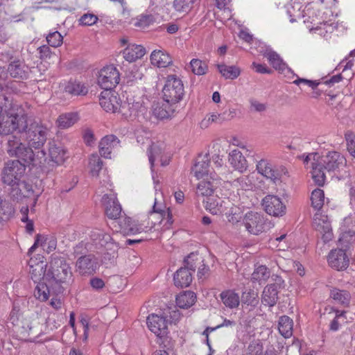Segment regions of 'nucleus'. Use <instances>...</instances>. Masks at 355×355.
I'll list each match as a JSON object with an SVG mask.
<instances>
[{
    "instance_id": "nucleus-31",
    "label": "nucleus",
    "mask_w": 355,
    "mask_h": 355,
    "mask_svg": "<svg viewBox=\"0 0 355 355\" xmlns=\"http://www.w3.org/2000/svg\"><path fill=\"white\" fill-rule=\"evenodd\" d=\"M220 297L223 304L230 309L236 308L239 305V295L234 291H224L220 294Z\"/></svg>"
},
{
    "instance_id": "nucleus-16",
    "label": "nucleus",
    "mask_w": 355,
    "mask_h": 355,
    "mask_svg": "<svg viewBox=\"0 0 355 355\" xmlns=\"http://www.w3.org/2000/svg\"><path fill=\"white\" fill-rule=\"evenodd\" d=\"M313 226L321 234L324 243L329 242L332 239V229L327 216L316 213L313 218Z\"/></svg>"
},
{
    "instance_id": "nucleus-6",
    "label": "nucleus",
    "mask_w": 355,
    "mask_h": 355,
    "mask_svg": "<svg viewBox=\"0 0 355 355\" xmlns=\"http://www.w3.org/2000/svg\"><path fill=\"white\" fill-rule=\"evenodd\" d=\"M26 164L19 159L7 162L1 173L3 182L12 187L17 185L25 172Z\"/></svg>"
},
{
    "instance_id": "nucleus-22",
    "label": "nucleus",
    "mask_w": 355,
    "mask_h": 355,
    "mask_svg": "<svg viewBox=\"0 0 355 355\" xmlns=\"http://www.w3.org/2000/svg\"><path fill=\"white\" fill-rule=\"evenodd\" d=\"M92 240L98 241L101 246H104L106 250H110L109 253L112 257H114L117 253L118 245L112 241V238L108 234H104L103 232L98 230L92 232L91 234Z\"/></svg>"
},
{
    "instance_id": "nucleus-33",
    "label": "nucleus",
    "mask_w": 355,
    "mask_h": 355,
    "mask_svg": "<svg viewBox=\"0 0 355 355\" xmlns=\"http://www.w3.org/2000/svg\"><path fill=\"white\" fill-rule=\"evenodd\" d=\"M196 294L190 291H184L176 297V304L181 309H188L196 302Z\"/></svg>"
},
{
    "instance_id": "nucleus-30",
    "label": "nucleus",
    "mask_w": 355,
    "mask_h": 355,
    "mask_svg": "<svg viewBox=\"0 0 355 355\" xmlns=\"http://www.w3.org/2000/svg\"><path fill=\"white\" fill-rule=\"evenodd\" d=\"M28 265L30 267L29 273L31 279L35 282H37L41 279V277H44L46 272L44 271V268L46 266L43 261L36 263V259L31 258Z\"/></svg>"
},
{
    "instance_id": "nucleus-36",
    "label": "nucleus",
    "mask_w": 355,
    "mask_h": 355,
    "mask_svg": "<svg viewBox=\"0 0 355 355\" xmlns=\"http://www.w3.org/2000/svg\"><path fill=\"white\" fill-rule=\"evenodd\" d=\"M330 297L343 306H348L350 304L351 295L347 291L334 288L330 292Z\"/></svg>"
},
{
    "instance_id": "nucleus-56",
    "label": "nucleus",
    "mask_w": 355,
    "mask_h": 355,
    "mask_svg": "<svg viewBox=\"0 0 355 355\" xmlns=\"http://www.w3.org/2000/svg\"><path fill=\"white\" fill-rule=\"evenodd\" d=\"M155 21L152 15H141L137 19L135 26L141 28H146L152 24Z\"/></svg>"
},
{
    "instance_id": "nucleus-63",
    "label": "nucleus",
    "mask_w": 355,
    "mask_h": 355,
    "mask_svg": "<svg viewBox=\"0 0 355 355\" xmlns=\"http://www.w3.org/2000/svg\"><path fill=\"white\" fill-rule=\"evenodd\" d=\"M252 67L255 69L256 72L259 73H270L271 70L267 67L266 64H259L255 62H252Z\"/></svg>"
},
{
    "instance_id": "nucleus-54",
    "label": "nucleus",
    "mask_w": 355,
    "mask_h": 355,
    "mask_svg": "<svg viewBox=\"0 0 355 355\" xmlns=\"http://www.w3.org/2000/svg\"><path fill=\"white\" fill-rule=\"evenodd\" d=\"M98 20V17L93 13H85L78 19L79 24L81 26H92Z\"/></svg>"
},
{
    "instance_id": "nucleus-39",
    "label": "nucleus",
    "mask_w": 355,
    "mask_h": 355,
    "mask_svg": "<svg viewBox=\"0 0 355 355\" xmlns=\"http://www.w3.org/2000/svg\"><path fill=\"white\" fill-rule=\"evenodd\" d=\"M14 214L15 209L12 204L0 198V220L6 222L13 217Z\"/></svg>"
},
{
    "instance_id": "nucleus-38",
    "label": "nucleus",
    "mask_w": 355,
    "mask_h": 355,
    "mask_svg": "<svg viewBox=\"0 0 355 355\" xmlns=\"http://www.w3.org/2000/svg\"><path fill=\"white\" fill-rule=\"evenodd\" d=\"M293 320L287 315L280 317L279 320V331L284 338H289L293 334Z\"/></svg>"
},
{
    "instance_id": "nucleus-23",
    "label": "nucleus",
    "mask_w": 355,
    "mask_h": 355,
    "mask_svg": "<svg viewBox=\"0 0 355 355\" xmlns=\"http://www.w3.org/2000/svg\"><path fill=\"white\" fill-rule=\"evenodd\" d=\"M119 145V139L113 135H107L101 139L99 143V153L105 158H111V153L113 149Z\"/></svg>"
},
{
    "instance_id": "nucleus-62",
    "label": "nucleus",
    "mask_w": 355,
    "mask_h": 355,
    "mask_svg": "<svg viewBox=\"0 0 355 355\" xmlns=\"http://www.w3.org/2000/svg\"><path fill=\"white\" fill-rule=\"evenodd\" d=\"M91 286L95 290H101L104 288V281L98 277H93L89 281Z\"/></svg>"
},
{
    "instance_id": "nucleus-48",
    "label": "nucleus",
    "mask_w": 355,
    "mask_h": 355,
    "mask_svg": "<svg viewBox=\"0 0 355 355\" xmlns=\"http://www.w3.org/2000/svg\"><path fill=\"white\" fill-rule=\"evenodd\" d=\"M190 67L192 72L198 76L205 74L208 70L207 63L198 59H192L190 62Z\"/></svg>"
},
{
    "instance_id": "nucleus-64",
    "label": "nucleus",
    "mask_w": 355,
    "mask_h": 355,
    "mask_svg": "<svg viewBox=\"0 0 355 355\" xmlns=\"http://www.w3.org/2000/svg\"><path fill=\"white\" fill-rule=\"evenodd\" d=\"M40 58L42 59L47 58L50 57L51 55V49L46 45H43L38 48Z\"/></svg>"
},
{
    "instance_id": "nucleus-46",
    "label": "nucleus",
    "mask_w": 355,
    "mask_h": 355,
    "mask_svg": "<svg viewBox=\"0 0 355 355\" xmlns=\"http://www.w3.org/2000/svg\"><path fill=\"white\" fill-rule=\"evenodd\" d=\"M49 287L50 284L46 283H39L34 291L35 297L42 302H44L48 300L50 294Z\"/></svg>"
},
{
    "instance_id": "nucleus-15",
    "label": "nucleus",
    "mask_w": 355,
    "mask_h": 355,
    "mask_svg": "<svg viewBox=\"0 0 355 355\" xmlns=\"http://www.w3.org/2000/svg\"><path fill=\"white\" fill-rule=\"evenodd\" d=\"M146 324L149 330L159 338L165 337L168 334L167 320L164 317L151 314L147 318Z\"/></svg>"
},
{
    "instance_id": "nucleus-40",
    "label": "nucleus",
    "mask_w": 355,
    "mask_h": 355,
    "mask_svg": "<svg viewBox=\"0 0 355 355\" xmlns=\"http://www.w3.org/2000/svg\"><path fill=\"white\" fill-rule=\"evenodd\" d=\"M218 69L221 75L226 79H236L241 73V70L236 66H227L226 64H218Z\"/></svg>"
},
{
    "instance_id": "nucleus-37",
    "label": "nucleus",
    "mask_w": 355,
    "mask_h": 355,
    "mask_svg": "<svg viewBox=\"0 0 355 355\" xmlns=\"http://www.w3.org/2000/svg\"><path fill=\"white\" fill-rule=\"evenodd\" d=\"M78 119V114L73 112L62 114L57 119L58 127L67 129L75 124Z\"/></svg>"
},
{
    "instance_id": "nucleus-21",
    "label": "nucleus",
    "mask_w": 355,
    "mask_h": 355,
    "mask_svg": "<svg viewBox=\"0 0 355 355\" xmlns=\"http://www.w3.org/2000/svg\"><path fill=\"white\" fill-rule=\"evenodd\" d=\"M105 205V212L110 219H118L121 214V206L114 195H105L103 198Z\"/></svg>"
},
{
    "instance_id": "nucleus-42",
    "label": "nucleus",
    "mask_w": 355,
    "mask_h": 355,
    "mask_svg": "<svg viewBox=\"0 0 355 355\" xmlns=\"http://www.w3.org/2000/svg\"><path fill=\"white\" fill-rule=\"evenodd\" d=\"M265 57L276 70L283 71L286 68V64L276 52L269 51L265 54Z\"/></svg>"
},
{
    "instance_id": "nucleus-44",
    "label": "nucleus",
    "mask_w": 355,
    "mask_h": 355,
    "mask_svg": "<svg viewBox=\"0 0 355 355\" xmlns=\"http://www.w3.org/2000/svg\"><path fill=\"white\" fill-rule=\"evenodd\" d=\"M49 155L53 162L60 164L65 159L66 151L62 147L53 145L49 148Z\"/></svg>"
},
{
    "instance_id": "nucleus-60",
    "label": "nucleus",
    "mask_w": 355,
    "mask_h": 355,
    "mask_svg": "<svg viewBox=\"0 0 355 355\" xmlns=\"http://www.w3.org/2000/svg\"><path fill=\"white\" fill-rule=\"evenodd\" d=\"M257 294L253 291H245L242 295V300L244 303L252 304L256 300Z\"/></svg>"
},
{
    "instance_id": "nucleus-13",
    "label": "nucleus",
    "mask_w": 355,
    "mask_h": 355,
    "mask_svg": "<svg viewBox=\"0 0 355 355\" xmlns=\"http://www.w3.org/2000/svg\"><path fill=\"white\" fill-rule=\"evenodd\" d=\"M76 271L80 275H91L99 268L98 259L92 254L80 256L76 262Z\"/></svg>"
},
{
    "instance_id": "nucleus-10",
    "label": "nucleus",
    "mask_w": 355,
    "mask_h": 355,
    "mask_svg": "<svg viewBox=\"0 0 355 355\" xmlns=\"http://www.w3.org/2000/svg\"><path fill=\"white\" fill-rule=\"evenodd\" d=\"M119 72L113 65L106 66L99 72L98 83L104 90H112L119 84Z\"/></svg>"
},
{
    "instance_id": "nucleus-49",
    "label": "nucleus",
    "mask_w": 355,
    "mask_h": 355,
    "mask_svg": "<svg viewBox=\"0 0 355 355\" xmlns=\"http://www.w3.org/2000/svg\"><path fill=\"white\" fill-rule=\"evenodd\" d=\"M89 164L90 166V172L92 175L93 176H98V173L103 166V162L100 157L96 154L92 155L89 157Z\"/></svg>"
},
{
    "instance_id": "nucleus-19",
    "label": "nucleus",
    "mask_w": 355,
    "mask_h": 355,
    "mask_svg": "<svg viewBox=\"0 0 355 355\" xmlns=\"http://www.w3.org/2000/svg\"><path fill=\"white\" fill-rule=\"evenodd\" d=\"M209 162L210 157L209 154L200 155L192 167L191 173L198 178H209Z\"/></svg>"
},
{
    "instance_id": "nucleus-14",
    "label": "nucleus",
    "mask_w": 355,
    "mask_h": 355,
    "mask_svg": "<svg viewBox=\"0 0 355 355\" xmlns=\"http://www.w3.org/2000/svg\"><path fill=\"white\" fill-rule=\"evenodd\" d=\"M144 102L141 96H128L127 101L122 103L121 114L125 118L137 116L145 111Z\"/></svg>"
},
{
    "instance_id": "nucleus-59",
    "label": "nucleus",
    "mask_w": 355,
    "mask_h": 355,
    "mask_svg": "<svg viewBox=\"0 0 355 355\" xmlns=\"http://www.w3.org/2000/svg\"><path fill=\"white\" fill-rule=\"evenodd\" d=\"M355 231L349 230V231H345L342 233L341 236L339 239V243L343 248H347V245L345 243H351L354 241V236Z\"/></svg>"
},
{
    "instance_id": "nucleus-18",
    "label": "nucleus",
    "mask_w": 355,
    "mask_h": 355,
    "mask_svg": "<svg viewBox=\"0 0 355 355\" xmlns=\"http://www.w3.org/2000/svg\"><path fill=\"white\" fill-rule=\"evenodd\" d=\"M210 173L209 178H204L198 184L196 193L198 198L203 197L207 200L213 196L214 191L218 187V181L216 178L212 177Z\"/></svg>"
},
{
    "instance_id": "nucleus-47",
    "label": "nucleus",
    "mask_w": 355,
    "mask_h": 355,
    "mask_svg": "<svg viewBox=\"0 0 355 355\" xmlns=\"http://www.w3.org/2000/svg\"><path fill=\"white\" fill-rule=\"evenodd\" d=\"M121 230L126 234H136L139 229L132 227V218L130 217H124L119 218V221Z\"/></svg>"
},
{
    "instance_id": "nucleus-12",
    "label": "nucleus",
    "mask_w": 355,
    "mask_h": 355,
    "mask_svg": "<svg viewBox=\"0 0 355 355\" xmlns=\"http://www.w3.org/2000/svg\"><path fill=\"white\" fill-rule=\"evenodd\" d=\"M265 211L272 216L281 217L286 213V206L282 199L275 195H267L262 200Z\"/></svg>"
},
{
    "instance_id": "nucleus-61",
    "label": "nucleus",
    "mask_w": 355,
    "mask_h": 355,
    "mask_svg": "<svg viewBox=\"0 0 355 355\" xmlns=\"http://www.w3.org/2000/svg\"><path fill=\"white\" fill-rule=\"evenodd\" d=\"M293 83L299 85L300 83H304L311 87L313 89H315L319 85V82L307 80L305 78H297L293 81Z\"/></svg>"
},
{
    "instance_id": "nucleus-11",
    "label": "nucleus",
    "mask_w": 355,
    "mask_h": 355,
    "mask_svg": "<svg viewBox=\"0 0 355 355\" xmlns=\"http://www.w3.org/2000/svg\"><path fill=\"white\" fill-rule=\"evenodd\" d=\"M99 103L106 112L121 114L122 102L114 91L104 90L99 97Z\"/></svg>"
},
{
    "instance_id": "nucleus-55",
    "label": "nucleus",
    "mask_w": 355,
    "mask_h": 355,
    "mask_svg": "<svg viewBox=\"0 0 355 355\" xmlns=\"http://www.w3.org/2000/svg\"><path fill=\"white\" fill-rule=\"evenodd\" d=\"M345 137L347 141L348 152L352 156L355 157V133L348 130L345 134Z\"/></svg>"
},
{
    "instance_id": "nucleus-29",
    "label": "nucleus",
    "mask_w": 355,
    "mask_h": 355,
    "mask_svg": "<svg viewBox=\"0 0 355 355\" xmlns=\"http://www.w3.org/2000/svg\"><path fill=\"white\" fill-rule=\"evenodd\" d=\"M150 62L157 67H166L172 63V59L167 53L161 50H155L150 55Z\"/></svg>"
},
{
    "instance_id": "nucleus-41",
    "label": "nucleus",
    "mask_w": 355,
    "mask_h": 355,
    "mask_svg": "<svg viewBox=\"0 0 355 355\" xmlns=\"http://www.w3.org/2000/svg\"><path fill=\"white\" fill-rule=\"evenodd\" d=\"M311 201L312 207L317 211H320L324 203V191L320 189H314L311 193Z\"/></svg>"
},
{
    "instance_id": "nucleus-3",
    "label": "nucleus",
    "mask_w": 355,
    "mask_h": 355,
    "mask_svg": "<svg viewBox=\"0 0 355 355\" xmlns=\"http://www.w3.org/2000/svg\"><path fill=\"white\" fill-rule=\"evenodd\" d=\"M44 280L50 284L54 293H63L73 280L69 263L62 257H53L44 275Z\"/></svg>"
},
{
    "instance_id": "nucleus-35",
    "label": "nucleus",
    "mask_w": 355,
    "mask_h": 355,
    "mask_svg": "<svg viewBox=\"0 0 355 355\" xmlns=\"http://www.w3.org/2000/svg\"><path fill=\"white\" fill-rule=\"evenodd\" d=\"M177 107L164 102L162 105H157L154 108L155 116L159 119H165L171 117L175 112Z\"/></svg>"
},
{
    "instance_id": "nucleus-28",
    "label": "nucleus",
    "mask_w": 355,
    "mask_h": 355,
    "mask_svg": "<svg viewBox=\"0 0 355 355\" xmlns=\"http://www.w3.org/2000/svg\"><path fill=\"white\" fill-rule=\"evenodd\" d=\"M174 284L178 287H187L192 282V274L186 268H180L174 275Z\"/></svg>"
},
{
    "instance_id": "nucleus-50",
    "label": "nucleus",
    "mask_w": 355,
    "mask_h": 355,
    "mask_svg": "<svg viewBox=\"0 0 355 355\" xmlns=\"http://www.w3.org/2000/svg\"><path fill=\"white\" fill-rule=\"evenodd\" d=\"M147 153L151 168H153L155 160L159 157L162 153V148L158 144H152V145H150L148 148Z\"/></svg>"
},
{
    "instance_id": "nucleus-20",
    "label": "nucleus",
    "mask_w": 355,
    "mask_h": 355,
    "mask_svg": "<svg viewBox=\"0 0 355 355\" xmlns=\"http://www.w3.org/2000/svg\"><path fill=\"white\" fill-rule=\"evenodd\" d=\"M205 204V207L212 214H221L225 211V207L231 205V201L228 199L223 200L218 196H212L207 200H203Z\"/></svg>"
},
{
    "instance_id": "nucleus-5",
    "label": "nucleus",
    "mask_w": 355,
    "mask_h": 355,
    "mask_svg": "<svg viewBox=\"0 0 355 355\" xmlns=\"http://www.w3.org/2000/svg\"><path fill=\"white\" fill-rule=\"evenodd\" d=\"M184 94V87L182 80L175 75L168 76L162 89L164 101L177 107Z\"/></svg>"
},
{
    "instance_id": "nucleus-2",
    "label": "nucleus",
    "mask_w": 355,
    "mask_h": 355,
    "mask_svg": "<svg viewBox=\"0 0 355 355\" xmlns=\"http://www.w3.org/2000/svg\"><path fill=\"white\" fill-rule=\"evenodd\" d=\"M304 163L311 168L312 178L318 186H322L326 180L324 171H334L346 163L345 157L337 151H329L320 155L318 153H310L304 159Z\"/></svg>"
},
{
    "instance_id": "nucleus-45",
    "label": "nucleus",
    "mask_w": 355,
    "mask_h": 355,
    "mask_svg": "<svg viewBox=\"0 0 355 355\" xmlns=\"http://www.w3.org/2000/svg\"><path fill=\"white\" fill-rule=\"evenodd\" d=\"M203 262L202 258L196 253H191L184 259V267L190 271L194 272L198 265Z\"/></svg>"
},
{
    "instance_id": "nucleus-53",
    "label": "nucleus",
    "mask_w": 355,
    "mask_h": 355,
    "mask_svg": "<svg viewBox=\"0 0 355 355\" xmlns=\"http://www.w3.org/2000/svg\"><path fill=\"white\" fill-rule=\"evenodd\" d=\"M236 323L234 320H229L227 318H224L222 323L219 324L215 327H207L206 329L203 331L202 335L208 336L209 334L217 329L222 328V327H227V328H233L236 326Z\"/></svg>"
},
{
    "instance_id": "nucleus-43",
    "label": "nucleus",
    "mask_w": 355,
    "mask_h": 355,
    "mask_svg": "<svg viewBox=\"0 0 355 355\" xmlns=\"http://www.w3.org/2000/svg\"><path fill=\"white\" fill-rule=\"evenodd\" d=\"M270 272L265 266H259L256 268L251 276L252 282H266L270 277Z\"/></svg>"
},
{
    "instance_id": "nucleus-25",
    "label": "nucleus",
    "mask_w": 355,
    "mask_h": 355,
    "mask_svg": "<svg viewBox=\"0 0 355 355\" xmlns=\"http://www.w3.org/2000/svg\"><path fill=\"white\" fill-rule=\"evenodd\" d=\"M228 161L230 165L241 172L246 170L247 160L241 152L237 149L232 150L229 154Z\"/></svg>"
},
{
    "instance_id": "nucleus-52",
    "label": "nucleus",
    "mask_w": 355,
    "mask_h": 355,
    "mask_svg": "<svg viewBox=\"0 0 355 355\" xmlns=\"http://www.w3.org/2000/svg\"><path fill=\"white\" fill-rule=\"evenodd\" d=\"M63 37L58 31L50 33L46 36V41L51 46L58 47L62 44Z\"/></svg>"
},
{
    "instance_id": "nucleus-57",
    "label": "nucleus",
    "mask_w": 355,
    "mask_h": 355,
    "mask_svg": "<svg viewBox=\"0 0 355 355\" xmlns=\"http://www.w3.org/2000/svg\"><path fill=\"white\" fill-rule=\"evenodd\" d=\"M223 114L213 113L205 118L201 123V126L207 128L209 125L210 122H215L217 123H222L225 121Z\"/></svg>"
},
{
    "instance_id": "nucleus-34",
    "label": "nucleus",
    "mask_w": 355,
    "mask_h": 355,
    "mask_svg": "<svg viewBox=\"0 0 355 355\" xmlns=\"http://www.w3.org/2000/svg\"><path fill=\"white\" fill-rule=\"evenodd\" d=\"M64 91L71 96H84L88 92L85 85L78 81H69L66 84Z\"/></svg>"
},
{
    "instance_id": "nucleus-17",
    "label": "nucleus",
    "mask_w": 355,
    "mask_h": 355,
    "mask_svg": "<svg viewBox=\"0 0 355 355\" xmlns=\"http://www.w3.org/2000/svg\"><path fill=\"white\" fill-rule=\"evenodd\" d=\"M346 250L335 249L331 250L328 255V263L332 268L337 270L346 269L349 263V259L346 254Z\"/></svg>"
},
{
    "instance_id": "nucleus-1",
    "label": "nucleus",
    "mask_w": 355,
    "mask_h": 355,
    "mask_svg": "<svg viewBox=\"0 0 355 355\" xmlns=\"http://www.w3.org/2000/svg\"><path fill=\"white\" fill-rule=\"evenodd\" d=\"M47 128L43 125L33 123L29 124L19 136L12 135L8 139L6 150L10 157H15L28 164L37 165L40 164L39 159H44V150L37 151L35 154L31 147L40 149L46 140Z\"/></svg>"
},
{
    "instance_id": "nucleus-27",
    "label": "nucleus",
    "mask_w": 355,
    "mask_h": 355,
    "mask_svg": "<svg viewBox=\"0 0 355 355\" xmlns=\"http://www.w3.org/2000/svg\"><path fill=\"white\" fill-rule=\"evenodd\" d=\"M145 53V49L142 46L137 44L129 45L123 51V58L130 62L142 58Z\"/></svg>"
},
{
    "instance_id": "nucleus-32",
    "label": "nucleus",
    "mask_w": 355,
    "mask_h": 355,
    "mask_svg": "<svg viewBox=\"0 0 355 355\" xmlns=\"http://www.w3.org/2000/svg\"><path fill=\"white\" fill-rule=\"evenodd\" d=\"M223 214L226 216L228 222L233 225L238 223L241 219L243 220V218L241 209L234 205L232 202L230 205L225 207V211L223 212Z\"/></svg>"
},
{
    "instance_id": "nucleus-26",
    "label": "nucleus",
    "mask_w": 355,
    "mask_h": 355,
    "mask_svg": "<svg viewBox=\"0 0 355 355\" xmlns=\"http://www.w3.org/2000/svg\"><path fill=\"white\" fill-rule=\"evenodd\" d=\"M278 286L276 284H271L266 286L262 294V302L269 306H273L278 299Z\"/></svg>"
},
{
    "instance_id": "nucleus-24",
    "label": "nucleus",
    "mask_w": 355,
    "mask_h": 355,
    "mask_svg": "<svg viewBox=\"0 0 355 355\" xmlns=\"http://www.w3.org/2000/svg\"><path fill=\"white\" fill-rule=\"evenodd\" d=\"M7 71L12 78L26 79L28 75L29 68L24 62L15 60L8 64Z\"/></svg>"
},
{
    "instance_id": "nucleus-7",
    "label": "nucleus",
    "mask_w": 355,
    "mask_h": 355,
    "mask_svg": "<svg viewBox=\"0 0 355 355\" xmlns=\"http://www.w3.org/2000/svg\"><path fill=\"white\" fill-rule=\"evenodd\" d=\"M149 219L151 220L153 227L157 225H162V228L164 230L170 229L173 223L171 209L159 204L156 200L153 206V210L149 212Z\"/></svg>"
},
{
    "instance_id": "nucleus-4",
    "label": "nucleus",
    "mask_w": 355,
    "mask_h": 355,
    "mask_svg": "<svg viewBox=\"0 0 355 355\" xmlns=\"http://www.w3.org/2000/svg\"><path fill=\"white\" fill-rule=\"evenodd\" d=\"M5 111L0 114V136H7L17 132H24L28 126V119L26 114L15 112L18 110L17 105H13L8 97H4Z\"/></svg>"
},
{
    "instance_id": "nucleus-9",
    "label": "nucleus",
    "mask_w": 355,
    "mask_h": 355,
    "mask_svg": "<svg viewBox=\"0 0 355 355\" xmlns=\"http://www.w3.org/2000/svg\"><path fill=\"white\" fill-rule=\"evenodd\" d=\"M257 170L259 173L267 179L270 180L274 184L281 182L283 175L288 173L287 169L284 166L273 167L272 164L266 159H261L257 164Z\"/></svg>"
},
{
    "instance_id": "nucleus-8",
    "label": "nucleus",
    "mask_w": 355,
    "mask_h": 355,
    "mask_svg": "<svg viewBox=\"0 0 355 355\" xmlns=\"http://www.w3.org/2000/svg\"><path fill=\"white\" fill-rule=\"evenodd\" d=\"M246 231L254 235H259L265 231L266 220L261 213L249 211L245 214L242 220Z\"/></svg>"
},
{
    "instance_id": "nucleus-58",
    "label": "nucleus",
    "mask_w": 355,
    "mask_h": 355,
    "mask_svg": "<svg viewBox=\"0 0 355 355\" xmlns=\"http://www.w3.org/2000/svg\"><path fill=\"white\" fill-rule=\"evenodd\" d=\"M250 109L251 111L261 113L266 111L268 108V104L261 103L257 99L251 98L249 100Z\"/></svg>"
},
{
    "instance_id": "nucleus-51",
    "label": "nucleus",
    "mask_w": 355,
    "mask_h": 355,
    "mask_svg": "<svg viewBox=\"0 0 355 355\" xmlns=\"http://www.w3.org/2000/svg\"><path fill=\"white\" fill-rule=\"evenodd\" d=\"M195 0H174L173 7L178 12H188Z\"/></svg>"
}]
</instances>
